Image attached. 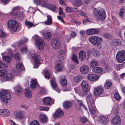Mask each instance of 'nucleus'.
<instances>
[{"mask_svg":"<svg viewBox=\"0 0 125 125\" xmlns=\"http://www.w3.org/2000/svg\"><path fill=\"white\" fill-rule=\"evenodd\" d=\"M94 15L99 20L102 21L106 17V15L104 10L102 8H95L94 11Z\"/></svg>","mask_w":125,"mask_h":125,"instance_id":"1","label":"nucleus"},{"mask_svg":"<svg viewBox=\"0 0 125 125\" xmlns=\"http://www.w3.org/2000/svg\"><path fill=\"white\" fill-rule=\"evenodd\" d=\"M29 57L31 59L34 57L35 63L34 65V68H38L41 59L40 55L36 54V52L35 50L31 51L29 53Z\"/></svg>","mask_w":125,"mask_h":125,"instance_id":"2","label":"nucleus"},{"mask_svg":"<svg viewBox=\"0 0 125 125\" xmlns=\"http://www.w3.org/2000/svg\"><path fill=\"white\" fill-rule=\"evenodd\" d=\"M0 97L3 102L6 104L8 103V100H10L11 98L9 92L5 90H3L1 91Z\"/></svg>","mask_w":125,"mask_h":125,"instance_id":"3","label":"nucleus"},{"mask_svg":"<svg viewBox=\"0 0 125 125\" xmlns=\"http://www.w3.org/2000/svg\"><path fill=\"white\" fill-rule=\"evenodd\" d=\"M89 40L92 44L95 45H100L103 41L102 37L96 36H93L89 37Z\"/></svg>","mask_w":125,"mask_h":125,"instance_id":"4","label":"nucleus"},{"mask_svg":"<svg viewBox=\"0 0 125 125\" xmlns=\"http://www.w3.org/2000/svg\"><path fill=\"white\" fill-rule=\"evenodd\" d=\"M37 36L35 35L32 37V39L34 40L35 39V42L36 46L40 50H43L44 48V42L43 40L40 39H36L37 38Z\"/></svg>","mask_w":125,"mask_h":125,"instance_id":"5","label":"nucleus"},{"mask_svg":"<svg viewBox=\"0 0 125 125\" xmlns=\"http://www.w3.org/2000/svg\"><path fill=\"white\" fill-rule=\"evenodd\" d=\"M7 25L9 29L11 31L16 32L18 30V24L15 21L9 20L7 22Z\"/></svg>","mask_w":125,"mask_h":125,"instance_id":"6","label":"nucleus"},{"mask_svg":"<svg viewBox=\"0 0 125 125\" xmlns=\"http://www.w3.org/2000/svg\"><path fill=\"white\" fill-rule=\"evenodd\" d=\"M117 61L119 63L123 62L125 60V50H122L118 52L116 55Z\"/></svg>","mask_w":125,"mask_h":125,"instance_id":"7","label":"nucleus"},{"mask_svg":"<svg viewBox=\"0 0 125 125\" xmlns=\"http://www.w3.org/2000/svg\"><path fill=\"white\" fill-rule=\"evenodd\" d=\"M51 44L52 47L55 49H59L61 47L60 42L55 39L54 38L52 40Z\"/></svg>","mask_w":125,"mask_h":125,"instance_id":"8","label":"nucleus"},{"mask_svg":"<svg viewBox=\"0 0 125 125\" xmlns=\"http://www.w3.org/2000/svg\"><path fill=\"white\" fill-rule=\"evenodd\" d=\"M20 7H17L14 8L12 10V11L11 13H13L14 18L18 19L21 17V14L19 13L18 11L20 10Z\"/></svg>","mask_w":125,"mask_h":125,"instance_id":"9","label":"nucleus"},{"mask_svg":"<svg viewBox=\"0 0 125 125\" xmlns=\"http://www.w3.org/2000/svg\"><path fill=\"white\" fill-rule=\"evenodd\" d=\"M43 103L47 106L51 105L54 103V102L49 97H46L43 98L42 100Z\"/></svg>","mask_w":125,"mask_h":125,"instance_id":"10","label":"nucleus"},{"mask_svg":"<svg viewBox=\"0 0 125 125\" xmlns=\"http://www.w3.org/2000/svg\"><path fill=\"white\" fill-rule=\"evenodd\" d=\"M82 89L84 92H87L89 90V84L88 82L86 80H83L81 83Z\"/></svg>","mask_w":125,"mask_h":125,"instance_id":"11","label":"nucleus"},{"mask_svg":"<svg viewBox=\"0 0 125 125\" xmlns=\"http://www.w3.org/2000/svg\"><path fill=\"white\" fill-rule=\"evenodd\" d=\"M59 83L62 85L65 86L67 85V80L64 75H60L59 76Z\"/></svg>","mask_w":125,"mask_h":125,"instance_id":"12","label":"nucleus"},{"mask_svg":"<svg viewBox=\"0 0 125 125\" xmlns=\"http://www.w3.org/2000/svg\"><path fill=\"white\" fill-rule=\"evenodd\" d=\"M99 30L97 29H90L87 30L86 31V34L89 35L97 34L99 32Z\"/></svg>","mask_w":125,"mask_h":125,"instance_id":"13","label":"nucleus"},{"mask_svg":"<svg viewBox=\"0 0 125 125\" xmlns=\"http://www.w3.org/2000/svg\"><path fill=\"white\" fill-rule=\"evenodd\" d=\"M104 91L103 88L101 86H99L94 89V92L96 96H98L101 94Z\"/></svg>","mask_w":125,"mask_h":125,"instance_id":"14","label":"nucleus"},{"mask_svg":"<svg viewBox=\"0 0 125 125\" xmlns=\"http://www.w3.org/2000/svg\"><path fill=\"white\" fill-rule=\"evenodd\" d=\"M50 82L53 89L58 93H59L60 90L57 87V85L55 81V79L54 78H52L50 80Z\"/></svg>","mask_w":125,"mask_h":125,"instance_id":"15","label":"nucleus"},{"mask_svg":"<svg viewBox=\"0 0 125 125\" xmlns=\"http://www.w3.org/2000/svg\"><path fill=\"white\" fill-rule=\"evenodd\" d=\"M80 71L82 74H85L88 73L89 71V67L86 65L82 66L80 68Z\"/></svg>","mask_w":125,"mask_h":125,"instance_id":"16","label":"nucleus"},{"mask_svg":"<svg viewBox=\"0 0 125 125\" xmlns=\"http://www.w3.org/2000/svg\"><path fill=\"white\" fill-rule=\"evenodd\" d=\"M99 78L98 75L93 74H88L87 76V79L91 81H96Z\"/></svg>","mask_w":125,"mask_h":125,"instance_id":"17","label":"nucleus"},{"mask_svg":"<svg viewBox=\"0 0 125 125\" xmlns=\"http://www.w3.org/2000/svg\"><path fill=\"white\" fill-rule=\"evenodd\" d=\"M14 114L16 117L19 119H23L24 117V115L21 111H15L14 113Z\"/></svg>","mask_w":125,"mask_h":125,"instance_id":"18","label":"nucleus"},{"mask_svg":"<svg viewBox=\"0 0 125 125\" xmlns=\"http://www.w3.org/2000/svg\"><path fill=\"white\" fill-rule=\"evenodd\" d=\"M62 105L65 109H67L72 107V103L70 101H66L63 102Z\"/></svg>","mask_w":125,"mask_h":125,"instance_id":"19","label":"nucleus"},{"mask_svg":"<svg viewBox=\"0 0 125 125\" xmlns=\"http://www.w3.org/2000/svg\"><path fill=\"white\" fill-rule=\"evenodd\" d=\"M112 122L116 125H119L121 123V119L118 115H116L113 119Z\"/></svg>","mask_w":125,"mask_h":125,"instance_id":"20","label":"nucleus"},{"mask_svg":"<svg viewBox=\"0 0 125 125\" xmlns=\"http://www.w3.org/2000/svg\"><path fill=\"white\" fill-rule=\"evenodd\" d=\"M100 120L104 125H107L109 122L108 118L103 115H101L100 118Z\"/></svg>","mask_w":125,"mask_h":125,"instance_id":"21","label":"nucleus"},{"mask_svg":"<svg viewBox=\"0 0 125 125\" xmlns=\"http://www.w3.org/2000/svg\"><path fill=\"white\" fill-rule=\"evenodd\" d=\"M14 89L16 94L18 95L21 94L23 90L22 88L19 85L16 86Z\"/></svg>","mask_w":125,"mask_h":125,"instance_id":"22","label":"nucleus"},{"mask_svg":"<svg viewBox=\"0 0 125 125\" xmlns=\"http://www.w3.org/2000/svg\"><path fill=\"white\" fill-rule=\"evenodd\" d=\"M79 57L81 61L84 60L86 57V54L85 51H81L79 53Z\"/></svg>","mask_w":125,"mask_h":125,"instance_id":"23","label":"nucleus"},{"mask_svg":"<svg viewBox=\"0 0 125 125\" xmlns=\"http://www.w3.org/2000/svg\"><path fill=\"white\" fill-rule=\"evenodd\" d=\"M43 36L47 40H49L51 38L52 34L51 32L47 31L42 32Z\"/></svg>","mask_w":125,"mask_h":125,"instance_id":"24","label":"nucleus"},{"mask_svg":"<svg viewBox=\"0 0 125 125\" xmlns=\"http://www.w3.org/2000/svg\"><path fill=\"white\" fill-rule=\"evenodd\" d=\"M64 115V112L62 111L59 110L57 111L53 115L54 118H56L62 116Z\"/></svg>","mask_w":125,"mask_h":125,"instance_id":"25","label":"nucleus"},{"mask_svg":"<svg viewBox=\"0 0 125 125\" xmlns=\"http://www.w3.org/2000/svg\"><path fill=\"white\" fill-rule=\"evenodd\" d=\"M9 111L6 109H2L0 110V115L3 116H6L10 114Z\"/></svg>","mask_w":125,"mask_h":125,"instance_id":"26","label":"nucleus"},{"mask_svg":"<svg viewBox=\"0 0 125 125\" xmlns=\"http://www.w3.org/2000/svg\"><path fill=\"white\" fill-rule=\"evenodd\" d=\"M39 118L40 121L43 123H45L48 121L46 116L44 115L41 114L40 115Z\"/></svg>","mask_w":125,"mask_h":125,"instance_id":"27","label":"nucleus"},{"mask_svg":"<svg viewBox=\"0 0 125 125\" xmlns=\"http://www.w3.org/2000/svg\"><path fill=\"white\" fill-rule=\"evenodd\" d=\"M13 75L12 73H8L3 79L2 82H5L9 80L10 79L12 78L13 77Z\"/></svg>","mask_w":125,"mask_h":125,"instance_id":"28","label":"nucleus"},{"mask_svg":"<svg viewBox=\"0 0 125 125\" xmlns=\"http://www.w3.org/2000/svg\"><path fill=\"white\" fill-rule=\"evenodd\" d=\"M52 17L50 15L47 16V20L44 22V24L47 25H51L52 24Z\"/></svg>","mask_w":125,"mask_h":125,"instance_id":"29","label":"nucleus"},{"mask_svg":"<svg viewBox=\"0 0 125 125\" xmlns=\"http://www.w3.org/2000/svg\"><path fill=\"white\" fill-rule=\"evenodd\" d=\"M65 52L63 50H60L58 54V57L60 59H62L63 60L65 57Z\"/></svg>","mask_w":125,"mask_h":125,"instance_id":"30","label":"nucleus"},{"mask_svg":"<svg viewBox=\"0 0 125 125\" xmlns=\"http://www.w3.org/2000/svg\"><path fill=\"white\" fill-rule=\"evenodd\" d=\"M83 79V77L82 76H76L74 77L73 81L74 83H78L81 81Z\"/></svg>","mask_w":125,"mask_h":125,"instance_id":"31","label":"nucleus"},{"mask_svg":"<svg viewBox=\"0 0 125 125\" xmlns=\"http://www.w3.org/2000/svg\"><path fill=\"white\" fill-rule=\"evenodd\" d=\"M25 96L28 98H30L31 96V91L29 89H26L25 91Z\"/></svg>","mask_w":125,"mask_h":125,"instance_id":"32","label":"nucleus"},{"mask_svg":"<svg viewBox=\"0 0 125 125\" xmlns=\"http://www.w3.org/2000/svg\"><path fill=\"white\" fill-rule=\"evenodd\" d=\"M92 71L94 73H100L103 71V69L100 67H96L93 68Z\"/></svg>","mask_w":125,"mask_h":125,"instance_id":"33","label":"nucleus"},{"mask_svg":"<svg viewBox=\"0 0 125 125\" xmlns=\"http://www.w3.org/2000/svg\"><path fill=\"white\" fill-rule=\"evenodd\" d=\"M37 83L36 81L34 80H32L31 83V87L32 89H33L37 87Z\"/></svg>","mask_w":125,"mask_h":125,"instance_id":"34","label":"nucleus"},{"mask_svg":"<svg viewBox=\"0 0 125 125\" xmlns=\"http://www.w3.org/2000/svg\"><path fill=\"white\" fill-rule=\"evenodd\" d=\"M92 54L96 57H98L100 55V53L97 50L95 49H93L92 50Z\"/></svg>","mask_w":125,"mask_h":125,"instance_id":"35","label":"nucleus"},{"mask_svg":"<svg viewBox=\"0 0 125 125\" xmlns=\"http://www.w3.org/2000/svg\"><path fill=\"white\" fill-rule=\"evenodd\" d=\"M112 84V83L109 81L106 80L105 83L104 85V87L106 89H109Z\"/></svg>","mask_w":125,"mask_h":125,"instance_id":"36","label":"nucleus"},{"mask_svg":"<svg viewBox=\"0 0 125 125\" xmlns=\"http://www.w3.org/2000/svg\"><path fill=\"white\" fill-rule=\"evenodd\" d=\"M46 8H47L49 9L50 10L54 12H55L56 8L55 6L54 5L52 4L49 5L48 4Z\"/></svg>","mask_w":125,"mask_h":125,"instance_id":"37","label":"nucleus"},{"mask_svg":"<svg viewBox=\"0 0 125 125\" xmlns=\"http://www.w3.org/2000/svg\"><path fill=\"white\" fill-rule=\"evenodd\" d=\"M73 3L74 6L79 7L81 5L82 1L81 0H75Z\"/></svg>","mask_w":125,"mask_h":125,"instance_id":"38","label":"nucleus"},{"mask_svg":"<svg viewBox=\"0 0 125 125\" xmlns=\"http://www.w3.org/2000/svg\"><path fill=\"white\" fill-rule=\"evenodd\" d=\"M77 103L79 106L82 107L84 108L85 109L87 110V109L86 108L84 104L83 103V101L82 100H80L78 99H76Z\"/></svg>","mask_w":125,"mask_h":125,"instance_id":"39","label":"nucleus"},{"mask_svg":"<svg viewBox=\"0 0 125 125\" xmlns=\"http://www.w3.org/2000/svg\"><path fill=\"white\" fill-rule=\"evenodd\" d=\"M90 100L89 102L87 101L89 107L92 106H95L94 102V98Z\"/></svg>","mask_w":125,"mask_h":125,"instance_id":"40","label":"nucleus"},{"mask_svg":"<svg viewBox=\"0 0 125 125\" xmlns=\"http://www.w3.org/2000/svg\"><path fill=\"white\" fill-rule=\"evenodd\" d=\"M113 45L118 46L121 44V41L119 39H115L112 42Z\"/></svg>","mask_w":125,"mask_h":125,"instance_id":"41","label":"nucleus"},{"mask_svg":"<svg viewBox=\"0 0 125 125\" xmlns=\"http://www.w3.org/2000/svg\"><path fill=\"white\" fill-rule=\"evenodd\" d=\"M63 65L61 63H58L55 67L56 69L58 71H61L63 67Z\"/></svg>","mask_w":125,"mask_h":125,"instance_id":"42","label":"nucleus"},{"mask_svg":"<svg viewBox=\"0 0 125 125\" xmlns=\"http://www.w3.org/2000/svg\"><path fill=\"white\" fill-rule=\"evenodd\" d=\"M89 111L92 114L94 115L96 114V112L95 106H92L91 107H89Z\"/></svg>","mask_w":125,"mask_h":125,"instance_id":"43","label":"nucleus"},{"mask_svg":"<svg viewBox=\"0 0 125 125\" xmlns=\"http://www.w3.org/2000/svg\"><path fill=\"white\" fill-rule=\"evenodd\" d=\"M3 59L4 61H6L8 62H10L11 60L10 57L9 56H4Z\"/></svg>","mask_w":125,"mask_h":125,"instance_id":"44","label":"nucleus"},{"mask_svg":"<svg viewBox=\"0 0 125 125\" xmlns=\"http://www.w3.org/2000/svg\"><path fill=\"white\" fill-rule=\"evenodd\" d=\"M45 77L48 79L51 78L50 71L47 70L45 71Z\"/></svg>","mask_w":125,"mask_h":125,"instance_id":"45","label":"nucleus"},{"mask_svg":"<svg viewBox=\"0 0 125 125\" xmlns=\"http://www.w3.org/2000/svg\"><path fill=\"white\" fill-rule=\"evenodd\" d=\"M72 60L76 64H78L79 62L77 59V56L73 54L72 56Z\"/></svg>","mask_w":125,"mask_h":125,"instance_id":"46","label":"nucleus"},{"mask_svg":"<svg viewBox=\"0 0 125 125\" xmlns=\"http://www.w3.org/2000/svg\"><path fill=\"white\" fill-rule=\"evenodd\" d=\"M25 23L26 25L29 28L31 27L32 26H34V25L32 23L28 21H26Z\"/></svg>","mask_w":125,"mask_h":125,"instance_id":"47","label":"nucleus"},{"mask_svg":"<svg viewBox=\"0 0 125 125\" xmlns=\"http://www.w3.org/2000/svg\"><path fill=\"white\" fill-rule=\"evenodd\" d=\"M98 64L97 62L96 61H92L90 63V66L92 67L97 66Z\"/></svg>","mask_w":125,"mask_h":125,"instance_id":"48","label":"nucleus"},{"mask_svg":"<svg viewBox=\"0 0 125 125\" xmlns=\"http://www.w3.org/2000/svg\"><path fill=\"white\" fill-rule=\"evenodd\" d=\"M28 40L27 39L24 38L20 40L19 43V45H22L25 43L27 42Z\"/></svg>","mask_w":125,"mask_h":125,"instance_id":"49","label":"nucleus"},{"mask_svg":"<svg viewBox=\"0 0 125 125\" xmlns=\"http://www.w3.org/2000/svg\"><path fill=\"white\" fill-rule=\"evenodd\" d=\"M42 3L43 4H44V6L41 5H40L42 7H46L48 4L47 3V0H41L40 3Z\"/></svg>","mask_w":125,"mask_h":125,"instance_id":"50","label":"nucleus"},{"mask_svg":"<svg viewBox=\"0 0 125 125\" xmlns=\"http://www.w3.org/2000/svg\"><path fill=\"white\" fill-rule=\"evenodd\" d=\"M59 14L60 15H61L62 16V17H64L65 15L63 13V10L62 8L60 7L59 8Z\"/></svg>","mask_w":125,"mask_h":125,"instance_id":"51","label":"nucleus"},{"mask_svg":"<svg viewBox=\"0 0 125 125\" xmlns=\"http://www.w3.org/2000/svg\"><path fill=\"white\" fill-rule=\"evenodd\" d=\"M21 52L23 54L27 53L28 52V50L26 47H25L22 48L21 50Z\"/></svg>","mask_w":125,"mask_h":125,"instance_id":"52","label":"nucleus"},{"mask_svg":"<svg viewBox=\"0 0 125 125\" xmlns=\"http://www.w3.org/2000/svg\"><path fill=\"white\" fill-rule=\"evenodd\" d=\"M49 108V107L45 106H41L40 110L41 111H48Z\"/></svg>","mask_w":125,"mask_h":125,"instance_id":"53","label":"nucleus"},{"mask_svg":"<svg viewBox=\"0 0 125 125\" xmlns=\"http://www.w3.org/2000/svg\"><path fill=\"white\" fill-rule=\"evenodd\" d=\"M93 98L92 97V95L90 93H88L86 97V101H88V102L91 99Z\"/></svg>","mask_w":125,"mask_h":125,"instance_id":"54","label":"nucleus"},{"mask_svg":"<svg viewBox=\"0 0 125 125\" xmlns=\"http://www.w3.org/2000/svg\"><path fill=\"white\" fill-rule=\"evenodd\" d=\"M114 97L115 99L117 100H120L121 98L119 93L117 92L115 93L114 94Z\"/></svg>","mask_w":125,"mask_h":125,"instance_id":"55","label":"nucleus"},{"mask_svg":"<svg viewBox=\"0 0 125 125\" xmlns=\"http://www.w3.org/2000/svg\"><path fill=\"white\" fill-rule=\"evenodd\" d=\"M77 14L79 15L83 16L85 17H87V14L84 13L80 10H78L76 12Z\"/></svg>","mask_w":125,"mask_h":125,"instance_id":"56","label":"nucleus"},{"mask_svg":"<svg viewBox=\"0 0 125 125\" xmlns=\"http://www.w3.org/2000/svg\"><path fill=\"white\" fill-rule=\"evenodd\" d=\"M77 35V34L75 32L73 31L71 33V37H70V38H68V40H69L71 38H74Z\"/></svg>","mask_w":125,"mask_h":125,"instance_id":"57","label":"nucleus"},{"mask_svg":"<svg viewBox=\"0 0 125 125\" xmlns=\"http://www.w3.org/2000/svg\"><path fill=\"white\" fill-rule=\"evenodd\" d=\"M15 58L16 60H19L21 59V57L20 55L18 53H16L15 55Z\"/></svg>","mask_w":125,"mask_h":125,"instance_id":"58","label":"nucleus"},{"mask_svg":"<svg viewBox=\"0 0 125 125\" xmlns=\"http://www.w3.org/2000/svg\"><path fill=\"white\" fill-rule=\"evenodd\" d=\"M23 65L22 63H18L16 65L17 69H21L23 68Z\"/></svg>","mask_w":125,"mask_h":125,"instance_id":"59","label":"nucleus"},{"mask_svg":"<svg viewBox=\"0 0 125 125\" xmlns=\"http://www.w3.org/2000/svg\"><path fill=\"white\" fill-rule=\"evenodd\" d=\"M31 125H39L38 122L36 120L32 121L30 123Z\"/></svg>","mask_w":125,"mask_h":125,"instance_id":"60","label":"nucleus"},{"mask_svg":"<svg viewBox=\"0 0 125 125\" xmlns=\"http://www.w3.org/2000/svg\"><path fill=\"white\" fill-rule=\"evenodd\" d=\"M7 66L5 64L2 63V62L0 61V68L1 69H3L7 67Z\"/></svg>","mask_w":125,"mask_h":125,"instance_id":"61","label":"nucleus"},{"mask_svg":"<svg viewBox=\"0 0 125 125\" xmlns=\"http://www.w3.org/2000/svg\"><path fill=\"white\" fill-rule=\"evenodd\" d=\"M5 36V33L3 32L2 30H0V37L3 38Z\"/></svg>","mask_w":125,"mask_h":125,"instance_id":"62","label":"nucleus"},{"mask_svg":"<svg viewBox=\"0 0 125 125\" xmlns=\"http://www.w3.org/2000/svg\"><path fill=\"white\" fill-rule=\"evenodd\" d=\"M74 89L76 93H78V94L80 93L81 90L80 87H79L75 88Z\"/></svg>","mask_w":125,"mask_h":125,"instance_id":"63","label":"nucleus"},{"mask_svg":"<svg viewBox=\"0 0 125 125\" xmlns=\"http://www.w3.org/2000/svg\"><path fill=\"white\" fill-rule=\"evenodd\" d=\"M80 120L83 123H85L87 121V119L85 117L81 118Z\"/></svg>","mask_w":125,"mask_h":125,"instance_id":"64","label":"nucleus"}]
</instances>
